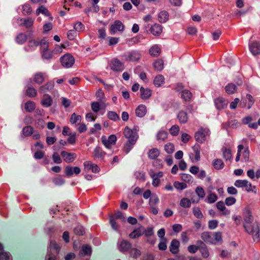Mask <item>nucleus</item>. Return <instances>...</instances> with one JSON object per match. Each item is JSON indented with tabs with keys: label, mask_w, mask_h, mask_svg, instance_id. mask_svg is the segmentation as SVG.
<instances>
[{
	"label": "nucleus",
	"mask_w": 260,
	"mask_h": 260,
	"mask_svg": "<svg viewBox=\"0 0 260 260\" xmlns=\"http://www.w3.org/2000/svg\"><path fill=\"white\" fill-rule=\"evenodd\" d=\"M216 207L218 210L221 212L222 215H226L230 213L223 201H219L216 204Z\"/></svg>",
	"instance_id": "nucleus-29"
},
{
	"label": "nucleus",
	"mask_w": 260,
	"mask_h": 260,
	"mask_svg": "<svg viewBox=\"0 0 260 260\" xmlns=\"http://www.w3.org/2000/svg\"><path fill=\"white\" fill-rule=\"evenodd\" d=\"M177 117L179 121L181 123H186L188 120V117L186 112L183 111H181L179 112Z\"/></svg>",
	"instance_id": "nucleus-45"
},
{
	"label": "nucleus",
	"mask_w": 260,
	"mask_h": 260,
	"mask_svg": "<svg viewBox=\"0 0 260 260\" xmlns=\"http://www.w3.org/2000/svg\"><path fill=\"white\" fill-rule=\"evenodd\" d=\"M139 128L138 126H134L133 129L126 126L124 127L123 132L124 136L127 139V141L132 140L137 141L139 138L138 132Z\"/></svg>",
	"instance_id": "nucleus-3"
},
{
	"label": "nucleus",
	"mask_w": 260,
	"mask_h": 260,
	"mask_svg": "<svg viewBox=\"0 0 260 260\" xmlns=\"http://www.w3.org/2000/svg\"><path fill=\"white\" fill-rule=\"evenodd\" d=\"M143 233L142 232L141 228H139L135 229L132 233L129 235V237L131 239H136L140 237Z\"/></svg>",
	"instance_id": "nucleus-43"
},
{
	"label": "nucleus",
	"mask_w": 260,
	"mask_h": 260,
	"mask_svg": "<svg viewBox=\"0 0 260 260\" xmlns=\"http://www.w3.org/2000/svg\"><path fill=\"white\" fill-rule=\"evenodd\" d=\"M119 42V38L116 37H110L108 39V45L110 46L116 45Z\"/></svg>",
	"instance_id": "nucleus-53"
},
{
	"label": "nucleus",
	"mask_w": 260,
	"mask_h": 260,
	"mask_svg": "<svg viewBox=\"0 0 260 260\" xmlns=\"http://www.w3.org/2000/svg\"><path fill=\"white\" fill-rule=\"evenodd\" d=\"M27 40V36L23 34H20L16 37V41L19 44H23Z\"/></svg>",
	"instance_id": "nucleus-63"
},
{
	"label": "nucleus",
	"mask_w": 260,
	"mask_h": 260,
	"mask_svg": "<svg viewBox=\"0 0 260 260\" xmlns=\"http://www.w3.org/2000/svg\"><path fill=\"white\" fill-rule=\"evenodd\" d=\"M124 30L125 25L119 20H115L109 27V30L112 35H114L117 32L122 33Z\"/></svg>",
	"instance_id": "nucleus-8"
},
{
	"label": "nucleus",
	"mask_w": 260,
	"mask_h": 260,
	"mask_svg": "<svg viewBox=\"0 0 260 260\" xmlns=\"http://www.w3.org/2000/svg\"><path fill=\"white\" fill-rule=\"evenodd\" d=\"M98 38L101 40H105L107 37L106 30L105 28H101L98 29Z\"/></svg>",
	"instance_id": "nucleus-61"
},
{
	"label": "nucleus",
	"mask_w": 260,
	"mask_h": 260,
	"mask_svg": "<svg viewBox=\"0 0 260 260\" xmlns=\"http://www.w3.org/2000/svg\"><path fill=\"white\" fill-rule=\"evenodd\" d=\"M165 83V78L161 75H157L155 77L153 83L156 87H160Z\"/></svg>",
	"instance_id": "nucleus-37"
},
{
	"label": "nucleus",
	"mask_w": 260,
	"mask_h": 260,
	"mask_svg": "<svg viewBox=\"0 0 260 260\" xmlns=\"http://www.w3.org/2000/svg\"><path fill=\"white\" fill-rule=\"evenodd\" d=\"M140 58V54L139 53L132 52L129 53L127 55L128 59L130 61H137Z\"/></svg>",
	"instance_id": "nucleus-49"
},
{
	"label": "nucleus",
	"mask_w": 260,
	"mask_h": 260,
	"mask_svg": "<svg viewBox=\"0 0 260 260\" xmlns=\"http://www.w3.org/2000/svg\"><path fill=\"white\" fill-rule=\"evenodd\" d=\"M158 19L160 23L166 22L169 19V13L166 11H160L158 15Z\"/></svg>",
	"instance_id": "nucleus-34"
},
{
	"label": "nucleus",
	"mask_w": 260,
	"mask_h": 260,
	"mask_svg": "<svg viewBox=\"0 0 260 260\" xmlns=\"http://www.w3.org/2000/svg\"><path fill=\"white\" fill-rule=\"evenodd\" d=\"M140 97L143 100L149 99L152 94L151 90L148 88H145L143 86L140 88Z\"/></svg>",
	"instance_id": "nucleus-21"
},
{
	"label": "nucleus",
	"mask_w": 260,
	"mask_h": 260,
	"mask_svg": "<svg viewBox=\"0 0 260 260\" xmlns=\"http://www.w3.org/2000/svg\"><path fill=\"white\" fill-rule=\"evenodd\" d=\"M201 237L204 242L211 244L212 238V234L211 232L208 231L204 232L201 234Z\"/></svg>",
	"instance_id": "nucleus-36"
},
{
	"label": "nucleus",
	"mask_w": 260,
	"mask_h": 260,
	"mask_svg": "<svg viewBox=\"0 0 260 260\" xmlns=\"http://www.w3.org/2000/svg\"><path fill=\"white\" fill-rule=\"evenodd\" d=\"M61 156L63 160L67 163L73 162L77 157V155L74 152H69L66 151L61 152Z\"/></svg>",
	"instance_id": "nucleus-14"
},
{
	"label": "nucleus",
	"mask_w": 260,
	"mask_h": 260,
	"mask_svg": "<svg viewBox=\"0 0 260 260\" xmlns=\"http://www.w3.org/2000/svg\"><path fill=\"white\" fill-rule=\"evenodd\" d=\"M161 154L160 150L156 147L149 149L147 153L148 158L150 160H157Z\"/></svg>",
	"instance_id": "nucleus-13"
},
{
	"label": "nucleus",
	"mask_w": 260,
	"mask_h": 260,
	"mask_svg": "<svg viewBox=\"0 0 260 260\" xmlns=\"http://www.w3.org/2000/svg\"><path fill=\"white\" fill-rule=\"evenodd\" d=\"M191 202L190 200L187 198H182L179 202L180 206L183 208H189L190 207Z\"/></svg>",
	"instance_id": "nucleus-41"
},
{
	"label": "nucleus",
	"mask_w": 260,
	"mask_h": 260,
	"mask_svg": "<svg viewBox=\"0 0 260 260\" xmlns=\"http://www.w3.org/2000/svg\"><path fill=\"white\" fill-rule=\"evenodd\" d=\"M129 254L133 258H137L141 255V252L140 250L134 248H132L129 251Z\"/></svg>",
	"instance_id": "nucleus-54"
},
{
	"label": "nucleus",
	"mask_w": 260,
	"mask_h": 260,
	"mask_svg": "<svg viewBox=\"0 0 260 260\" xmlns=\"http://www.w3.org/2000/svg\"><path fill=\"white\" fill-rule=\"evenodd\" d=\"M218 199L217 195L214 192H209L206 198V201L209 204L215 203Z\"/></svg>",
	"instance_id": "nucleus-40"
},
{
	"label": "nucleus",
	"mask_w": 260,
	"mask_h": 260,
	"mask_svg": "<svg viewBox=\"0 0 260 260\" xmlns=\"http://www.w3.org/2000/svg\"><path fill=\"white\" fill-rule=\"evenodd\" d=\"M83 166L84 170L87 172L91 170L93 173H97L100 170L99 167L91 161H85L83 163Z\"/></svg>",
	"instance_id": "nucleus-12"
},
{
	"label": "nucleus",
	"mask_w": 260,
	"mask_h": 260,
	"mask_svg": "<svg viewBox=\"0 0 260 260\" xmlns=\"http://www.w3.org/2000/svg\"><path fill=\"white\" fill-rule=\"evenodd\" d=\"M149 175L152 179V185L155 187L158 186L160 184V178L164 176V172L162 171L156 172L155 170L150 169Z\"/></svg>",
	"instance_id": "nucleus-9"
},
{
	"label": "nucleus",
	"mask_w": 260,
	"mask_h": 260,
	"mask_svg": "<svg viewBox=\"0 0 260 260\" xmlns=\"http://www.w3.org/2000/svg\"><path fill=\"white\" fill-rule=\"evenodd\" d=\"M108 67L114 72H121L124 69V64L123 62L116 57L112 58L108 62Z\"/></svg>",
	"instance_id": "nucleus-5"
},
{
	"label": "nucleus",
	"mask_w": 260,
	"mask_h": 260,
	"mask_svg": "<svg viewBox=\"0 0 260 260\" xmlns=\"http://www.w3.org/2000/svg\"><path fill=\"white\" fill-rule=\"evenodd\" d=\"M150 32L155 36H159L162 32V27L158 23H154L150 28Z\"/></svg>",
	"instance_id": "nucleus-20"
},
{
	"label": "nucleus",
	"mask_w": 260,
	"mask_h": 260,
	"mask_svg": "<svg viewBox=\"0 0 260 260\" xmlns=\"http://www.w3.org/2000/svg\"><path fill=\"white\" fill-rule=\"evenodd\" d=\"M225 90L229 94H232L237 91L236 86L233 83H229L225 87Z\"/></svg>",
	"instance_id": "nucleus-42"
},
{
	"label": "nucleus",
	"mask_w": 260,
	"mask_h": 260,
	"mask_svg": "<svg viewBox=\"0 0 260 260\" xmlns=\"http://www.w3.org/2000/svg\"><path fill=\"white\" fill-rule=\"evenodd\" d=\"M195 192L198 197L200 199H204L206 196L204 189L200 186H197L196 188Z\"/></svg>",
	"instance_id": "nucleus-50"
},
{
	"label": "nucleus",
	"mask_w": 260,
	"mask_h": 260,
	"mask_svg": "<svg viewBox=\"0 0 260 260\" xmlns=\"http://www.w3.org/2000/svg\"><path fill=\"white\" fill-rule=\"evenodd\" d=\"M76 133H73L70 135L68 136V138L67 139L68 143L71 145H74L76 142Z\"/></svg>",
	"instance_id": "nucleus-59"
},
{
	"label": "nucleus",
	"mask_w": 260,
	"mask_h": 260,
	"mask_svg": "<svg viewBox=\"0 0 260 260\" xmlns=\"http://www.w3.org/2000/svg\"><path fill=\"white\" fill-rule=\"evenodd\" d=\"M180 178L182 181L186 183H191L193 181L192 177L189 174L182 173L180 174Z\"/></svg>",
	"instance_id": "nucleus-47"
},
{
	"label": "nucleus",
	"mask_w": 260,
	"mask_h": 260,
	"mask_svg": "<svg viewBox=\"0 0 260 260\" xmlns=\"http://www.w3.org/2000/svg\"><path fill=\"white\" fill-rule=\"evenodd\" d=\"M26 94L30 98L36 97L37 95V90L34 87H29L26 90Z\"/></svg>",
	"instance_id": "nucleus-52"
},
{
	"label": "nucleus",
	"mask_w": 260,
	"mask_h": 260,
	"mask_svg": "<svg viewBox=\"0 0 260 260\" xmlns=\"http://www.w3.org/2000/svg\"><path fill=\"white\" fill-rule=\"evenodd\" d=\"M147 107L145 105L141 104L139 105L135 110V113L139 117H144L147 113Z\"/></svg>",
	"instance_id": "nucleus-23"
},
{
	"label": "nucleus",
	"mask_w": 260,
	"mask_h": 260,
	"mask_svg": "<svg viewBox=\"0 0 260 260\" xmlns=\"http://www.w3.org/2000/svg\"><path fill=\"white\" fill-rule=\"evenodd\" d=\"M234 185L238 188H244L247 192L256 193V187L247 180L238 179L235 181Z\"/></svg>",
	"instance_id": "nucleus-4"
},
{
	"label": "nucleus",
	"mask_w": 260,
	"mask_h": 260,
	"mask_svg": "<svg viewBox=\"0 0 260 260\" xmlns=\"http://www.w3.org/2000/svg\"><path fill=\"white\" fill-rule=\"evenodd\" d=\"M192 151L189 154V158L192 163H196L201 160V147L199 144H195L192 147Z\"/></svg>",
	"instance_id": "nucleus-6"
},
{
	"label": "nucleus",
	"mask_w": 260,
	"mask_h": 260,
	"mask_svg": "<svg viewBox=\"0 0 260 260\" xmlns=\"http://www.w3.org/2000/svg\"><path fill=\"white\" fill-rule=\"evenodd\" d=\"M180 242L176 239H173L169 247L170 252L174 254H177L179 252Z\"/></svg>",
	"instance_id": "nucleus-17"
},
{
	"label": "nucleus",
	"mask_w": 260,
	"mask_h": 260,
	"mask_svg": "<svg viewBox=\"0 0 260 260\" xmlns=\"http://www.w3.org/2000/svg\"><path fill=\"white\" fill-rule=\"evenodd\" d=\"M82 117L81 115H77L75 113H73L70 117V121L72 124H79L81 123Z\"/></svg>",
	"instance_id": "nucleus-31"
},
{
	"label": "nucleus",
	"mask_w": 260,
	"mask_h": 260,
	"mask_svg": "<svg viewBox=\"0 0 260 260\" xmlns=\"http://www.w3.org/2000/svg\"><path fill=\"white\" fill-rule=\"evenodd\" d=\"M52 99L50 95L47 94L43 95L41 100V104L44 107H50L52 104Z\"/></svg>",
	"instance_id": "nucleus-24"
},
{
	"label": "nucleus",
	"mask_w": 260,
	"mask_h": 260,
	"mask_svg": "<svg viewBox=\"0 0 260 260\" xmlns=\"http://www.w3.org/2000/svg\"><path fill=\"white\" fill-rule=\"evenodd\" d=\"M181 98L185 101H189L192 98V94L189 90H183L181 92Z\"/></svg>",
	"instance_id": "nucleus-44"
},
{
	"label": "nucleus",
	"mask_w": 260,
	"mask_h": 260,
	"mask_svg": "<svg viewBox=\"0 0 260 260\" xmlns=\"http://www.w3.org/2000/svg\"><path fill=\"white\" fill-rule=\"evenodd\" d=\"M252 118L251 116H246L242 119V123L244 124H248V126L253 129L257 128V124L256 122L252 123Z\"/></svg>",
	"instance_id": "nucleus-27"
},
{
	"label": "nucleus",
	"mask_w": 260,
	"mask_h": 260,
	"mask_svg": "<svg viewBox=\"0 0 260 260\" xmlns=\"http://www.w3.org/2000/svg\"><path fill=\"white\" fill-rule=\"evenodd\" d=\"M180 131V128L179 126L177 125H173L169 129L170 133L173 136H176L179 134Z\"/></svg>",
	"instance_id": "nucleus-57"
},
{
	"label": "nucleus",
	"mask_w": 260,
	"mask_h": 260,
	"mask_svg": "<svg viewBox=\"0 0 260 260\" xmlns=\"http://www.w3.org/2000/svg\"><path fill=\"white\" fill-rule=\"evenodd\" d=\"M215 105L218 109H222L226 106V103L223 98H217L214 101Z\"/></svg>",
	"instance_id": "nucleus-32"
},
{
	"label": "nucleus",
	"mask_w": 260,
	"mask_h": 260,
	"mask_svg": "<svg viewBox=\"0 0 260 260\" xmlns=\"http://www.w3.org/2000/svg\"><path fill=\"white\" fill-rule=\"evenodd\" d=\"M106 155V152L103 150L102 148L99 146L96 147L93 151V157L94 158L104 159Z\"/></svg>",
	"instance_id": "nucleus-18"
},
{
	"label": "nucleus",
	"mask_w": 260,
	"mask_h": 260,
	"mask_svg": "<svg viewBox=\"0 0 260 260\" xmlns=\"http://www.w3.org/2000/svg\"><path fill=\"white\" fill-rule=\"evenodd\" d=\"M41 13L47 16H49V18L50 20H52V17L51 16V14L48 9L43 6H40L36 11V14L37 16L39 15Z\"/></svg>",
	"instance_id": "nucleus-30"
},
{
	"label": "nucleus",
	"mask_w": 260,
	"mask_h": 260,
	"mask_svg": "<svg viewBox=\"0 0 260 260\" xmlns=\"http://www.w3.org/2000/svg\"><path fill=\"white\" fill-rule=\"evenodd\" d=\"M200 246L199 245H190L187 247V250L189 253L191 254H194L196 253L198 250H199Z\"/></svg>",
	"instance_id": "nucleus-58"
},
{
	"label": "nucleus",
	"mask_w": 260,
	"mask_h": 260,
	"mask_svg": "<svg viewBox=\"0 0 260 260\" xmlns=\"http://www.w3.org/2000/svg\"><path fill=\"white\" fill-rule=\"evenodd\" d=\"M212 165L216 170H221L223 168L224 164L221 159L216 158L212 161Z\"/></svg>",
	"instance_id": "nucleus-33"
},
{
	"label": "nucleus",
	"mask_w": 260,
	"mask_h": 260,
	"mask_svg": "<svg viewBox=\"0 0 260 260\" xmlns=\"http://www.w3.org/2000/svg\"><path fill=\"white\" fill-rule=\"evenodd\" d=\"M136 143V142L134 140L127 141L123 145V150L126 153L129 152Z\"/></svg>",
	"instance_id": "nucleus-39"
},
{
	"label": "nucleus",
	"mask_w": 260,
	"mask_h": 260,
	"mask_svg": "<svg viewBox=\"0 0 260 260\" xmlns=\"http://www.w3.org/2000/svg\"><path fill=\"white\" fill-rule=\"evenodd\" d=\"M249 150L248 147H245L243 145L238 146L237 156L235 158L236 161L238 162L240 160L242 161L247 162L249 159Z\"/></svg>",
	"instance_id": "nucleus-2"
},
{
	"label": "nucleus",
	"mask_w": 260,
	"mask_h": 260,
	"mask_svg": "<svg viewBox=\"0 0 260 260\" xmlns=\"http://www.w3.org/2000/svg\"><path fill=\"white\" fill-rule=\"evenodd\" d=\"M161 52V50L159 46L157 44L153 45L149 49V53L151 57H157Z\"/></svg>",
	"instance_id": "nucleus-19"
},
{
	"label": "nucleus",
	"mask_w": 260,
	"mask_h": 260,
	"mask_svg": "<svg viewBox=\"0 0 260 260\" xmlns=\"http://www.w3.org/2000/svg\"><path fill=\"white\" fill-rule=\"evenodd\" d=\"M34 128L31 126H26L22 129V134L25 137H29L33 134Z\"/></svg>",
	"instance_id": "nucleus-46"
},
{
	"label": "nucleus",
	"mask_w": 260,
	"mask_h": 260,
	"mask_svg": "<svg viewBox=\"0 0 260 260\" xmlns=\"http://www.w3.org/2000/svg\"><path fill=\"white\" fill-rule=\"evenodd\" d=\"M33 80L35 83L41 84L45 81V75L42 73H38L35 75Z\"/></svg>",
	"instance_id": "nucleus-35"
},
{
	"label": "nucleus",
	"mask_w": 260,
	"mask_h": 260,
	"mask_svg": "<svg viewBox=\"0 0 260 260\" xmlns=\"http://www.w3.org/2000/svg\"><path fill=\"white\" fill-rule=\"evenodd\" d=\"M197 243L200 246L199 251L202 257L206 258H208L210 255L209 251L204 242L202 240H198Z\"/></svg>",
	"instance_id": "nucleus-15"
},
{
	"label": "nucleus",
	"mask_w": 260,
	"mask_h": 260,
	"mask_svg": "<svg viewBox=\"0 0 260 260\" xmlns=\"http://www.w3.org/2000/svg\"><path fill=\"white\" fill-rule=\"evenodd\" d=\"M107 116L109 119L114 121H117L119 119L118 114L113 111H109L107 113Z\"/></svg>",
	"instance_id": "nucleus-60"
},
{
	"label": "nucleus",
	"mask_w": 260,
	"mask_h": 260,
	"mask_svg": "<svg viewBox=\"0 0 260 260\" xmlns=\"http://www.w3.org/2000/svg\"><path fill=\"white\" fill-rule=\"evenodd\" d=\"M36 103L31 101H28L24 105V109L28 112H32L36 108Z\"/></svg>",
	"instance_id": "nucleus-38"
},
{
	"label": "nucleus",
	"mask_w": 260,
	"mask_h": 260,
	"mask_svg": "<svg viewBox=\"0 0 260 260\" xmlns=\"http://www.w3.org/2000/svg\"><path fill=\"white\" fill-rule=\"evenodd\" d=\"M222 152L223 158L225 160H231L232 159L233 155L231 149L226 147H223L222 148Z\"/></svg>",
	"instance_id": "nucleus-28"
},
{
	"label": "nucleus",
	"mask_w": 260,
	"mask_h": 260,
	"mask_svg": "<svg viewBox=\"0 0 260 260\" xmlns=\"http://www.w3.org/2000/svg\"><path fill=\"white\" fill-rule=\"evenodd\" d=\"M61 63L65 68H70L74 63V57L70 54H66L60 59Z\"/></svg>",
	"instance_id": "nucleus-11"
},
{
	"label": "nucleus",
	"mask_w": 260,
	"mask_h": 260,
	"mask_svg": "<svg viewBox=\"0 0 260 260\" xmlns=\"http://www.w3.org/2000/svg\"><path fill=\"white\" fill-rule=\"evenodd\" d=\"M249 49L254 55L260 54V43L257 42H253L250 45Z\"/></svg>",
	"instance_id": "nucleus-26"
},
{
	"label": "nucleus",
	"mask_w": 260,
	"mask_h": 260,
	"mask_svg": "<svg viewBox=\"0 0 260 260\" xmlns=\"http://www.w3.org/2000/svg\"><path fill=\"white\" fill-rule=\"evenodd\" d=\"M222 242V233L221 232H216L212 234V241L211 244H216L221 243Z\"/></svg>",
	"instance_id": "nucleus-22"
},
{
	"label": "nucleus",
	"mask_w": 260,
	"mask_h": 260,
	"mask_svg": "<svg viewBox=\"0 0 260 260\" xmlns=\"http://www.w3.org/2000/svg\"><path fill=\"white\" fill-rule=\"evenodd\" d=\"M39 45H40V49L42 52L48 50V43L45 40L43 39L40 42H39Z\"/></svg>",
	"instance_id": "nucleus-62"
},
{
	"label": "nucleus",
	"mask_w": 260,
	"mask_h": 260,
	"mask_svg": "<svg viewBox=\"0 0 260 260\" xmlns=\"http://www.w3.org/2000/svg\"><path fill=\"white\" fill-rule=\"evenodd\" d=\"M165 151L169 154L173 153L175 151V146L172 143H167L164 146Z\"/></svg>",
	"instance_id": "nucleus-51"
},
{
	"label": "nucleus",
	"mask_w": 260,
	"mask_h": 260,
	"mask_svg": "<svg viewBox=\"0 0 260 260\" xmlns=\"http://www.w3.org/2000/svg\"><path fill=\"white\" fill-rule=\"evenodd\" d=\"M117 140L115 135H111L108 138L103 136L101 138L102 143L108 149H111L116 144Z\"/></svg>",
	"instance_id": "nucleus-10"
},
{
	"label": "nucleus",
	"mask_w": 260,
	"mask_h": 260,
	"mask_svg": "<svg viewBox=\"0 0 260 260\" xmlns=\"http://www.w3.org/2000/svg\"><path fill=\"white\" fill-rule=\"evenodd\" d=\"M210 135L209 129L201 127L194 134V139L199 143H203L207 139V137Z\"/></svg>",
	"instance_id": "nucleus-7"
},
{
	"label": "nucleus",
	"mask_w": 260,
	"mask_h": 260,
	"mask_svg": "<svg viewBox=\"0 0 260 260\" xmlns=\"http://www.w3.org/2000/svg\"><path fill=\"white\" fill-rule=\"evenodd\" d=\"M152 66L155 71L160 72L164 69L165 61L162 58H157L153 61Z\"/></svg>",
	"instance_id": "nucleus-16"
},
{
	"label": "nucleus",
	"mask_w": 260,
	"mask_h": 260,
	"mask_svg": "<svg viewBox=\"0 0 260 260\" xmlns=\"http://www.w3.org/2000/svg\"><path fill=\"white\" fill-rule=\"evenodd\" d=\"M168 138V133L167 132L161 131L158 132L157 135V139L159 141H165Z\"/></svg>",
	"instance_id": "nucleus-55"
},
{
	"label": "nucleus",
	"mask_w": 260,
	"mask_h": 260,
	"mask_svg": "<svg viewBox=\"0 0 260 260\" xmlns=\"http://www.w3.org/2000/svg\"><path fill=\"white\" fill-rule=\"evenodd\" d=\"M159 202V199L155 194L153 195L149 199V205L150 206H156Z\"/></svg>",
	"instance_id": "nucleus-64"
},
{
	"label": "nucleus",
	"mask_w": 260,
	"mask_h": 260,
	"mask_svg": "<svg viewBox=\"0 0 260 260\" xmlns=\"http://www.w3.org/2000/svg\"><path fill=\"white\" fill-rule=\"evenodd\" d=\"M132 246L131 243L126 240H122L118 245V249L121 252L127 251Z\"/></svg>",
	"instance_id": "nucleus-25"
},
{
	"label": "nucleus",
	"mask_w": 260,
	"mask_h": 260,
	"mask_svg": "<svg viewBox=\"0 0 260 260\" xmlns=\"http://www.w3.org/2000/svg\"><path fill=\"white\" fill-rule=\"evenodd\" d=\"M22 12L24 15H29L32 12V8L29 4H25L22 6Z\"/></svg>",
	"instance_id": "nucleus-48"
},
{
	"label": "nucleus",
	"mask_w": 260,
	"mask_h": 260,
	"mask_svg": "<svg viewBox=\"0 0 260 260\" xmlns=\"http://www.w3.org/2000/svg\"><path fill=\"white\" fill-rule=\"evenodd\" d=\"M174 186L177 190H183L187 187V185L185 183L177 181L174 182Z\"/></svg>",
	"instance_id": "nucleus-56"
},
{
	"label": "nucleus",
	"mask_w": 260,
	"mask_h": 260,
	"mask_svg": "<svg viewBox=\"0 0 260 260\" xmlns=\"http://www.w3.org/2000/svg\"><path fill=\"white\" fill-rule=\"evenodd\" d=\"M244 220L245 231L252 236L254 241L260 242V224L254 221L252 213L249 209L245 211Z\"/></svg>",
	"instance_id": "nucleus-1"
}]
</instances>
